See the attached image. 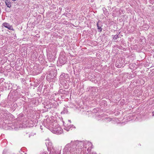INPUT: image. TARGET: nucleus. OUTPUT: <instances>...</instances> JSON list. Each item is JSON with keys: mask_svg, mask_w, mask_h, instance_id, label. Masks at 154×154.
Returning a JSON list of instances; mask_svg holds the SVG:
<instances>
[{"mask_svg": "<svg viewBox=\"0 0 154 154\" xmlns=\"http://www.w3.org/2000/svg\"><path fill=\"white\" fill-rule=\"evenodd\" d=\"M84 143L82 142L76 141L72 143V147L70 150L68 149L71 152H72V154H75V153H77V149L79 150L81 149L83 146ZM80 150H78L80 151Z\"/></svg>", "mask_w": 154, "mask_h": 154, "instance_id": "1", "label": "nucleus"}, {"mask_svg": "<svg viewBox=\"0 0 154 154\" xmlns=\"http://www.w3.org/2000/svg\"><path fill=\"white\" fill-rule=\"evenodd\" d=\"M52 131V132L53 133L56 134H60L63 132V129L59 126H58L57 127L54 128Z\"/></svg>", "mask_w": 154, "mask_h": 154, "instance_id": "2", "label": "nucleus"}, {"mask_svg": "<svg viewBox=\"0 0 154 154\" xmlns=\"http://www.w3.org/2000/svg\"><path fill=\"white\" fill-rule=\"evenodd\" d=\"M3 26L5 27L8 28L10 30H14V29L12 26L10 25L9 23H3Z\"/></svg>", "mask_w": 154, "mask_h": 154, "instance_id": "3", "label": "nucleus"}, {"mask_svg": "<svg viewBox=\"0 0 154 154\" xmlns=\"http://www.w3.org/2000/svg\"><path fill=\"white\" fill-rule=\"evenodd\" d=\"M64 129L66 130L67 131H69L70 130V129L73 126V125L70 124H67L66 125L64 124Z\"/></svg>", "mask_w": 154, "mask_h": 154, "instance_id": "4", "label": "nucleus"}, {"mask_svg": "<svg viewBox=\"0 0 154 154\" xmlns=\"http://www.w3.org/2000/svg\"><path fill=\"white\" fill-rule=\"evenodd\" d=\"M5 3L6 5L8 7L10 8L11 7V4L8 0H6L5 1Z\"/></svg>", "mask_w": 154, "mask_h": 154, "instance_id": "5", "label": "nucleus"}, {"mask_svg": "<svg viewBox=\"0 0 154 154\" xmlns=\"http://www.w3.org/2000/svg\"><path fill=\"white\" fill-rule=\"evenodd\" d=\"M97 29L99 30V32H101L102 31V28H101V27L99 25V22H98L97 24Z\"/></svg>", "mask_w": 154, "mask_h": 154, "instance_id": "6", "label": "nucleus"}, {"mask_svg": "<svg viewBox=\"0 0 154 154\" xmlns=\"http://www.w3.org/2000/svg\"><path fill=\"white\" fill-rule=\"evenodd\" d=\"M87 145H88V146H89L88 149H89L90 148H92V144L91 142H88L87 143Z\"/></svg>", "mask_w": 154, "mask_h": 154, "instance_id": "7", "label": "nucleus"}, {"mask_svg": "<svg viewBox=\"0 0 154 154\" xmlns=\"http://www.w3.org/2000/svg\"><path fill=\"white\" fill-rule=\"evenodd\" d=\"M53 150H51V151L52 152V153H54L55 154H60V152L59 151H55L54 150V149H53Z\"/></svg>", "mask_w": 154, "mask_h": 154, "instance_id": "8", "label": "nucleus"}, {"mask_svg": "<svg viewBox=\"0 0 154 154\" xmlns=\"http://www.w3.org/2000/svg\"><path fill=\"white\" fill-rule=\"evenodd\" d=\"M8 153L7 150L5 149L3 151V154H8Z\"/></svg>", "mask_w": 154, "mask_h": 154, "instance_id": "9", "label": "nucleus"}, {"mask_svg": "<svg viewBox=\"0 0 154 154\" xmlns=\"http://www.w3.org/2000/svg\"><path fill=\"white\" fill-rule=\"evenodd\" d=\"M119 37H118V35H115L114 37H113V39L114 40H116V39H117Z\"/></svg>", "mask_w": 154, "mask_h": 154, "instance_id": "10", "label": "nucleus"}, {"mask_svg": "<svg viewBox=\"0 0 154 154\" xmlns=\"http://www.w3.org/2000/svg\"><path fill=\"white\" fill-rule=\"evenodd\" d=\"M70 146V144H67L66 146H65V149H67L68 147H69Z\"/></svg>", "mask_w": 154, "mask_h": 154, "instance_id": "11", "label": "nucleus"}, {"mask_svg": "<svg viewBox=\"0 0 154 154\" xmlns=\"http://www.w3.org/2000/svg\"><path fill=\"white\" fill-rule=\"evenodd\" d=\"M117 64H116V66L118 67V68H119L120 67V66H119V65H117Z\"/></svg>", "mask_w": 154, "mask_h": 154, "instance_id": "12", "label": "nucleus"}, {"mask_svg": "<svg viewBox=\"0 0 154 154\" xmlns=\"http://www.w3.org/2000/svg\"><path fill=\"white\" fill-rule=\"evenodd\" d=\"M42 154H48V153L47 152V153H46V152H43Z\"/></svg>", "mask_w": 154, "mask_h": 154, "instance_id": "13", "label": "nucleus"}, {"mask_svg": "<svg viewBox=\"0 0 154 154\" xmlns=\"http://www.w3.org/2000/svg\"><path fill=\"white\" fill-rule=\"evenodd\" d=\"M68 121L69 122V124H70L71 123V120H69Z\"/></svg>", "mask_w": 154, "mask_h": 154, "instance_id": "14", "label": "nucleus"}, {"mask_svg": "<svg viewBox=\"0 0 154 154\" xmlns=\"http://www.w3.org/2000/svg\"><path fill=\"white\" fill-rule=\"evenodd\" d=\"M92 154H97L96 153H93Z\"/></svg>", "mask_w": 154, "mask_h": 154, "instance_id": "15", "label": "nucleus"}, {"mask_svg": "<svg viewBox=\"0 0 154 154\" xmlns=\"http://www.w3.org/2000/svg\"><path fill=\"white\" fill-rule=\"evenodd\" d=\"M13 1H16V0H12Z\"/></svg>", "mask_w": 154, "mask_h": 154, "instance_id": "16", "label": "nucleus"}, {"mask_svg": "<svg viewBox=\"0 0 154 154\" xmlns=\"http://www.w3.org/2000/svg\"><path fill=\"white\" fill-rule=\"evenodd\" d=\"M85 148H87V147L85 146Z\"/></svg>", "mask_w": 154, "mask_h": 154, "instance_id": "17", "label": "nucleus"}]
</instances>
